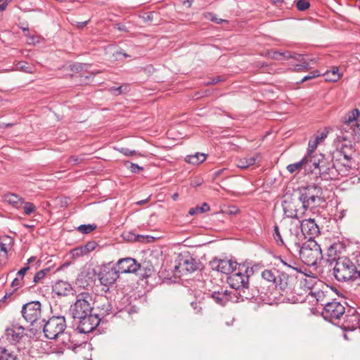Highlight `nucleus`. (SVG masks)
Masks as SVG:
<instances>
[{
  "instance_id": "obj_1",
  "label": "nucleus",
  "mask_w": 360,
  "mask_h": 360,
  "mask_svg": "<svg viewBox=\"0 0 360 360\" xmlns=\"http://www.w3.org/2000/svg\"><path fill=\"white\" fill-rule=\"evenodd\" d=\"M302 234L291 236L286 241V248L292 254L300 255V259L308 266H314L323 257L320 245L314 240L302 241Z\"/></svg>"
},
{
  "instance_id": "obj_2",
  "label": "nucleus",
  "mask_w": 360,
  "mask_h": 360,
  "mask_svg": "<svg viewBox=\"0 0 360 360\" xmlns=\"http://www.w3.org/2000/svg\"><path fill=\"white\" fill-rule=\"evenodd\" d=\"M333 252V247H330L328 250V256L331 258L328 260L335 262L333 268V275L335 279L338 281L346 282L356 278L358 274L356 265L346 257L337 259L335 257H332Z\"/></svg>"
},
{
  "instance_id": "obj_3",
  "label": "nucleus",
  "mask_w": 360,
  "mask_h": 360,
  "mask_svg": "<svg viewBox=\"0 0 360 360\" xmlns=\"http://www.w3.org/2000/svg\"><path fill=\"white\" fill-rule=\"evenodd\" d=\"M321 187L317 184H310L300 189L299 201L304 210H312L323 202Z\"/></svg>"
},
{
  "instance_id": "obj_4",
  "label": "nucleus",
  "mask_w": 360,
  "mask_h": 360,
  "mask_svg": "<svg viewBox=\"0 0 360 360\" xmlns=\"http://www.w3.org/2000/svg\"><path fill=\"white\" fill-rule=\"evenodd\" d=\"M319 233V229L314 219H304L300 224H291L288 234L285 236V240L288 241L291 236H296L300 234H302V241H304L307 238L314 240V238Z\"/></svg>"
},
{
  "instance_id": "obj_5",
  "label": "nucleus",
  "mask_w": 360,
  "mask_h": 360,
  "mask_svg": "<svg viewBox=\"0 0 360 360\" xmlns=\"http://www.w3.org/2000/svg\"><path fill=\"white\" fill-rule=\"evenodd\" d=\"M45 336L49 339H56L62 334L66 328L64 316H53L41 325Z\"/></svg>"
},
{
  "instance_id": "obj_6",
  "label": "nucleus",
  "mask_w": 360,
  "mask_h": 360,
  "mask_svg": "<svg viewBox=\"0 0 360 360\" xmlns=\"http://www.w3.org/2000/svg\"><path fill=\"white\" fill-rule=\"evenodd\" d=\"M91 297L89 294H81L76 302L71 305L70 311L74 319L84 318L91 313L92 307L90 304Z\"/></svg>"
},
{
  "instance_id": "obj_7",
  "label": "nucleus",
  "mask_w": 360,
  "mask_h": 360,
  "mask_svg": "<svg viewBox=\"0 0 360 360\" xmlns=\"http://www.w3.org/2000/svg\"><path fill=\"white\" fill-rule=\"evenodd\" d=\"M21 312L27 322L31 325L37 323L41 318V303L38 301L28 302L23 305Z\"/></svg>"
},
{
  "instance_id": "obj_8",
  "label": "nucleus",
  "mask_w": 360,
  "mask_h": 360,
  "mask_svg": "<svg viewBox=\"0 0 360 360\" xmlns=\"http://www.w3.org/2000/svg\"><path fill=\"white\" fill-rule=\"evenodd\" d=\"M119 275L115 266L112 267L108 265L101 268L98 276L101 284L106 288L105 290L107 291L109 287L115 283Z\"/></svg>"
},
{
  "instance_id": "obj_9",
  "label": "nucleus",
  "mask_w": 360,
  "mask_h": 360,
  "mask_svg": "<svg viewBox=\"0 0 360 360\" xmlns=\"http://www.w3.org/2000/svg\"><path fill=\"white\" fill-rule=\"evenodd\" d=\"M345 313V307L338 302H331L325 304L323 316L326 320L333 322L339 319Z\"/></svg>"
},
{
  "instance_id": "obj_10",
  "label": "nucleus",
  "mask_w": 360,
  "mask_h": 360,
  "mask_svg": "<svg viewBox=\"0 0 360 360\" xmlns=\"http://www.w3.org/2000/svg\"><path fill=\"white\" fill-rule=\"evenodd\" d=\"M77 329L80 333H88L96 328L100 323V318L96 314H89L84 318L78 319Z\"/></svg>"
},
{
  "instance_id": "obj_11",
  "label": "nucleus",
  "mask_w": 360,
  "mask_h": 360,
  "mask_svg": "<svg viewBox=\"0 0 360 360\" xmlns=\"http://www.w3.org/2000/svg\"><path fill=\"white\" fill-rule=\"evenodd\" d=\"M322 155L315 156L310 153L303 158L304 169L307 173H314L316 175L321 174L323 165H320Z\"/></svg>"
},
{
  "instance_id": "obj_12",
  "label": "nucleus",
  "mask_w": 360,
  "mask_h": 360,
  "mask_svg": "<svg viewBox=\"0 0 360 360\" xmlns=\"http://www.w3.org/2000/svg\"><path fill=\"white\" fill-rule=\"evenodd\" d=\"M227 282L232 288L236 290L247 288L248 285V276L240 271H233L227 278Z\"/></svg>"
},
{
  "instance_id": "obj_13",
  "label": "nucleus",
  "mask_w": 360,
  "mask_h": 360,
  "mask_svg": "<svg viewBox=\"0 0 360 360\" xmlns=\"http://www.w3.org/2000/svg\"><path fill=\"white\" fill-rule=\"evenodd\" d=\"M139 266L140 265L136 263L134 259L128 257L120 259L115 268L119 274H120L136 272Z\"/></svg>"
},
{
  "instance_id": "obj_14",
  "label": "nucleus",
  "mask_w": 360,
  "mask_h": 360,
  "mask_svg": "<svg viewBox=\"0 0 360 360\" xmlns=\"http://www.w3.org/2000/svg\"><path fill=\"white\" fill-rule=\"evenodd\" d=\"M238 263L231 259H218L212 262V267L218 271L229 274L236 270Z\"/></svg>"
},
{
  "instance_id": "obj_15",
  "label": "nucleus",
  "mask_w": 360,
  "mask_h": 360,
  "mask_svg": "<svg viewBox=\"0 0 360 360\" xmlns=\"http://www.w3.org/2000/svg\"><path fill=\"white\" fill-rule=\"evenodd\" d=\"M284 214L287 217L299 218L306 210L297 209L295 202L291 200H285L282 204Z\"/></svg>"
},
{
  "instance_id": "obj_16",
  "label": "nucleus",
  "mask_w": 360,
  "mask_h": 360,
  "mask_svg": "<svg viewBox=\"0 0 360 360\" xmlns=\"http://www.w3.org/2000/svg\"><path fill=\"white\" fill-rule=\"evenodd\" d=\"M25 328L18 325H13L6 330L7 339L12 343L18 342L24 335Z\"/></svg>"
},
{
  "instance_id": "obj_17",
  "label": "nucleus",
  "mask_w": 360,
  "mask_h": 360,
  "mask_svg": "<svg viewBox=\"0 0 360 360\" xmlns=\"http://www.w3.org/2000/svg\"><path fill=\"white\" fill-rule=\"evenodd\" d=\"M334 163L336 164V167L339 169L340 176H347L353 166L352 159L345 158L343 157H339Z\"/></svg>"
},
{
  "instance_id": "obj_18",
  "label": "nucleus",
  "mask_w": 360,
  "mask_h": 360,
  "mask_svg": "<svg viewBox=\"0 0 360 360\" xmlns=\"http://www.w3.org/2000/svg\"><path fill=\"white\" fill-rule=\"evenodd\" d=\"M259 162H260V155L255 154L251 157L238 158L236 160V165L240 169H245Z\"/></svg>"
},
{
  "instance_id": "obj_19",
  "label": "nucleus",
  "mask_w": 360,
  "mask_h": 360,
  "mask_svg": "<svg viewBox=\"0 0 360 360\" xmlns=\"http://www.w3.org/2000/svg\"><path fill=\"white\" fill-rule=\"evenodd\" d=\"M72 290V285L67 281H58L53 286V291L58 295L66 296Z\"/></svg>"
},
{
  "instance_id": "obj_20",
  "label": "nucleus",
  "mask_w": 360,
  "mask_h": 360,
  "mask_svg": "<svg viewBox=\"0 0 360 360\" xmlns=\"http://www.w3.org/2000/svg\"><path fill=\"white\" fill-rule=\"evenodd\" d=\"M339 157L345 158L353 159L355 154V149L350 141H343L340 143L339 150Z\"/></svg>"
},
{
  "instance_id": "obj_21",
  "label": "nucleus",
  "mask_w": 360,
  "mask_h": 360,
  "mask_svg": "<svg viewBox=\"0 0 360 360\" xmlns=\"http://www.w3.org/2000/svg\"><path fill=\"white\" fill-rule=\"evenodd\" d=\"M320 177L325 180L329 179H338L340 176L338 168L336 167V164L333 165L330 167H326L323 166V170L321 172Z\"/></svg>"
},
{
  "instance_id": "obj_22",
  "label": "nucleus",
  "mask_w": 360,
  "mask_h": 360,
  "mask_svg": "<svg viewBox=\"0 0 360 360\" xmlns=\"http://www.w3.org/2000/svg\"><path fill=\"white\" fill-rule=\"evenodd\" d=\"M13 239L11 237H4L0 240V257L8 260V251L11 248Z\"/></svg>"
},
{
  "instance_id": "obj_23",
  "label": "nucleus",
  "mask_w": 360,
  "mask_h": 360,
  "mask_svg": "<svg viewBox=\"0 0 360 360\" xmlns=\"http://www.w3.org/2000/svg\"><path fill=\"white\" fill-rule=\"evenodd\" d=\"M359 115L360 112L358 109H354L349 112L345 117V125L347 126V127H349L350 129H352V128L359 123L356 122V120Z\"/></svg>"
},
{
  "instance_id": "obj_24",
  "label": "nucleus",
  "mask_w": 360,
  "mask_h": 360,
  "mask_svg": "<svg viewBox=\"0 0 360 360\" xmlns=\"http://www.w3.org/2000/svg\"><path fill=\"white\" fill-rule=\"evenodd\" d=\"M211 297L216 303L221 306H224L230 300V295L227 290L214 292L212 293Z\"/></svg>"
},
{
  "instance_id": "obj_25",
  "label": "nucleus",
  "mask_w": 360,
  "mask_h": 360,
  "mask_svg": "<svg viewBox=\"0 0 360 360\" xmlns=\"http://www.w3.org/2000/svg\"><path fill=\"white\" fill-rule=\"evenodd\" d=\"M4 200L15 208H20L23 205L22 198L14 193H8L4 195Z\"/></svg>"
},
{
  "instance_id": "obj_26",
  "label": "nucleus",
  "mask_w": 360,
  "mask_h": 360,
  "mask_svg": "<svg viewBox=\"0 0 360 360\" xmlns=\"http://www.w3.org/2000/svg\"><path fill=\"white\" fill-rule=\"evenodd\" d=\"M268 56L274 60H288L289 58H296L295 55H292L289 51H271L268 53Z\"/></svg>"
},
{
  "instance_id": "obj_27",
  "label": "nucleus",
  "mask_w": 360,
  "mask_h": 360,
  "mask_svg": "<svg viewBox=\"0 0 360 360\" xmlns=\"http://www.w3.org/2000/svg\"><path fill=\"white\" fill-rule=\"evenodd\" d=\"M288 274H289L286 272H279L277 271V276L274 284L279 287L281 290L285 289L288 285Z\"/></svg>"
},
{
  "instance_id": "obj_28",
  "label": "nucleus",
  "mask_w": 360,
  "mask_h": 360,
  "mask_svg": "<svg viewBox=\"0 0 360 360\" xmlns=\"http://www.w3.org/2000/svg\"><path fill=\"white\" fill-rule=\"evenodd\" d=\"M281 262L285 266V272L292 274L293 272H302L299 264L293 260H286L280 258Z\"/></svg>"
},
{
  "instance_id": "obj_29",
  "label": "nucleus",
  "mask_w": 360,
  "mask_h": 360,
  "mask_svg": "<svg viewBox=\"0 0 360 360\" xmlns=\"http://www.w3.org/2000/svg\"><path fill=\"white\" fill-rule=\"evenodd\" d=\"M179 266L188 272H193L197 269V264L194 259L192 257H188L182 259L179 263Z\"/></svg>"
},
{
  "instance_id": "obj_30",
  "label": "nucleus",
  "mask_w": 360,
  "mask_h": 360,
  "mask_svg": "<svg viewBox=\"0 0 360 360\" xmlns=\"http://www.w3.org/2000/svg\"><path fill=\"white\" fill-rule=\"evenodd\" d=\"M206 157L207 155L205 153H197L195 155L186 156V161L192 165H198L203 162Z\"/></svg>"
},
{
  "instance_id": "obj_31",
  "label": "nucleus",
  "mask_w": 360,
  "mask_h": 360,
  "mask_svg": "<svg viewBox=\"0 0 360 360\" xmlns=\"http://www.w3.org/2000/svg\"><path fill=\"white\" fill-rule=\"evenodd\" d=\"M0 360H19L18 355L4 347H0Z\"/></svg>"
},
{
  "instance_id": "obj_32",
  "label": "nucleus",
  "mask_w": 360,
  "mask_h": 360,
  "mask_svg": "<svg viewBox=\"0 0 360 360\" xmlns=\"http://www.w3.org/2000/svg\"><path fill=\"white\" fill-rule=\"evenodd\" d=\"M341 74L339 72V70L337 67L333 68L330 71H327L324 73L325 79L329 82H336L340 77Z\"/></svg>"
},
{
  "instance_id": "obj_33",
  "label": "nucleus",
  "mask_w": 360,
  "mask_h": 360,
  "mask_svg": "<svg viewBox=\"0 0 360 360\" xmlns=\"http://www.w3.org/2000/svg\"><path fill=\"white\" fill-rule=\"evenodd\" d=\"M277 276V270L276 269H266L262 271V277L268 282L274 283Z\"/></svg>"
},
{
  "instance_id": "obj_34",
  "label": "nucleus",
  "mask_w": 360,
  "mask_h": 360,
  "mask_svg": "<svg viewBox=\"0 0 360 360\" xmlns=\"http://www.w3.org/2000/svg\"><path fill=\"white\" fill-rule=\"evenodd\" d=\"M288 232L287 233V234L285 235V237L286 236H288ZM273 236H274L275 241L276 242V243L278 245H285L286 247V240L285 239L284 240L282 238L281 233L278 226L277 225H275L274 226Z\"/></svg>"
},
{
  "instance_id": "obj_35",
  "label": "nucleus",
  "mask_w": 360,
  "mask_h": 360,
  "mask_svg": "<svg viewBox=\"0 0 360 360\" xmlns=\"http://www.w3.org/2000/svg\"><path fill=\"white\" fill-rule=\"evenodd\" d=\"M210 210V206L206 202H204L201 206H196L195 207L189 210V214L195 215L206 212Z\"/></svg>"
},
{
  "instance_id": "obj_36",
  "label": "nucleus",
  "mask_w": 360,
  "mask_h": 360,
  "mask_svg": "<svg viewBox=\"0 0 360 360\" xmlns=\"http://www.w3.org/2000/svg\"><path fill=\"white\" fill-rule=\"evenodd\" d=\"M286 169L290 174L298 172L302 169H304L303 158L296 163L288 165Z\"/></svg>"
},
{
  "instance_id": "obj_37",
  "label": "nucleus",
  "mask_w": 360,
  "mask_h": 360,
  "mask_svg": "<svg viewBox=\"0 0 360 360\" xmlns=\"http://www.w3.org/2000/svg\"><path fill=\"white\" fill-rule=\"evenodd\" d=\"M15 70L23 71L27 73H33L34 72V68L31 65H27V63L26 62H18L16 64Z\"/></svg>"
},
{
  "instance_id": "obj_38",
  "label": "nucleus",
  "mask_w": 360,
  "mask_h": 360,
  "mask_svg": "<svg viewBox=\"0 0 360 360\" xmlns=\"http://www.w3.org/2000/svg\"><path fill=\"white\" fill-rule=\"evenodd\" d=\"M293 55L296 56V58H295L296 60L301 62L300 64H297L295 65V71H302L303 70H308L309 68V63L307 62L306 60H304L302 58L300 59V58L302 57L301 55L295 53H294Z\"/></svg>"
},
{
  "instance_id": "obj_39",
  "label": "nucleus",
  "mask_w": 360,
  "mask_h": 360,
  "mask_svg": "<svg viewBox=\"0 0 360 360\" xmlns=\"http://www.w3.org/2000/svg\"><path fill=\"white\" fill-rule=\"evenodd\" d=\"M25 36L27 38V43L28 44L35 45L41 41V37L39 36L31 34L30 32L25 33Z\"/></svg>"
},
{
  "instance_id": "obj_40",
  "label": "nucleus",
  "mask_w": 360,
  "mask_h": 360,
  "mask_svg": "<svg viewBox=\"0 0 360 360\" xmlns=\"http://www.w3.org/2000/svg\"><path fill=\"white\" fill-rule=\"evenodd\" d=\"M297 8L300 11H304L309 8L310 4L307 0H298L296 2Z\"/></svg>"
},
{
  "instance_id": "obj_41",
  "label": "nucleus",
  "mask_w": 360,
  "mask_h": 360,
  "mask_svg": "<svg viewBox=\"0 0 360 360\" xmlns=\"http://www.w3.org/2000/svg\"><path fill=\"white\" fill-rule=\"evenodd\" d=\"M96 228V226L94 225H91V224H87V225H80L79 227H78V230L82 233H89L90 232H91L93 230H94Z\"/></svg>"
},
{
  "instance_id": "obj_42",
  "label": "nucleus",
  "mask_w": 360,
  "mask_h": 360,
  "mask_svg": "<svg viewBox=\"0 0 360 360\" xmlns=\"http://www.w3.org/2000/svg\"><path fill=\"white\" fill-rule=\"evenodd\" d=\"M23 205H24V206H23L24 212L27 215L34 212L36 209V207L34 206V205L31 202H24Z\"/></svg>"
},
{
  "instance_id": "obj_43",
  "label": "nucleus",
  "mask_w": 360,
  "mask_h": 360,
  "mask_svg": "<svg viewBox=\"0 0 360 360\" xmlns=\"http://www.w3.org/2000/svg\"><path fill=\"white\" fill-rule=\"evenodd\" d=\"M321 75V74L320 71H319L317 70H314L313 72H310L309 75H307L305 77H304L302 79L301 82H306L307 80L316 78L317 77H319Z\"/></svg>"
},
{
  "instance_id": "obj_44",
  "label": "nucleus",
  "mask_w": 360,
  "mask_h": 360,
  "mask_svg": "<svg viewBox=\"0 0 360 360\" xmlns=\"http://www.w3.org/2000/svg\"><path fill=\"white\" fill-rule=\"evenodd\" d=\"M354 139L357 141H360V123L356 124L352 129Z\"/></svg>"
},
{
  "instance_id": "obj_45",
  "label": "nucleus",
  "mask_w": 360,
  "mask_h": 360,
  "mask_svg": "<svg viewBox=\"0 0 360 360\" xmlns=\"http://www.w3.org/2000/svg\"><path fill=\"white\" fill-rule=\"evenodd\" d=\"M318 143V139H312L309 141V146H308V154L312 155L313 152L315 150V149L317 148Z\"/></svg>"
},
{
  "instance_id": "obj_46",
  "label": "nucleus",
  "mask_w": 360,
  "mask_h": 360,
  "mask_svg": "<svg viewBox=\"0 0 360 360\" xmlns=\"http://www.w3.org/2000/svg\"><path fill=\"white\" fill-rule=\"evenodd\" d=\"M127 89H128V86L127 85H124V86H120L119 87H111L110 89V91L111 92H115V94L116 95H120L122 93H123L124 91H127Z\"/></svg>"
},
{
  "instance_id": "obj_47",
  "label": "nucleus",
  "mask_w": 360,
  "mask_h": 360,
  "mask_svg": "<svg viewBox=\"0 0 360 360\" xmlns=\"http://www.w3.org/2000/svg\"><path fill=\"white\" fill-rule=\"evenodd\" d=\"M117 150L122 153L123 155H124L125 156H131V155H136L137 153L136 150H130L127 148H117Z\"/></svg>"
},
{
  "instance_id": "obj_48",
  "label": "nucleus",
  "mask_w": 360,
  "mask_h": 360,
  "mask_svg": "<svg viewBox=\"0 0 360 360\" xmlns=\"http://www.w3.org/2000/svg\"><path fill=\"white\" fill-rule=\"evenodd\" d=\"M46 270H40L34 276L33 281L34 283H38L39 281L43 279L46 274Z\"/></svg>"
},
{
  "instance_id": "obj_49",
  "label": "nucleus",
  "mask_w": 360,
  "mask_h": 360,
  "mask_svg": "<svg viewBox=\"0 0 360 360\" xmlns=\"http://www.w3.org/2000/svg\"><path fill=\"white\" fill-rule=\"evenodd\" d=\"M127 167L132 173H139L141 170L143 169V167L132 162H130L129 166Z\"/></svg>"
},
{
  "instance_id": "obj_50",
  "label": "nucleus",
  "mask_w": 360,
  "mask_h": 360,
  "mask_svg": "<svg viewBox=\"0 0 360 360\" xmlns=\"http://www.w3.org/2000/svg\"><path fill=\"white\" fill-rule=\"evenodd\" d=\"M96 247V243L94 241H91L87 243L84 246V250L86 251V254L91 251H93Z\"/></svg>"
},
{
  "instance_id": "obj_51",
  "label": "nucleus",
  "mask_w": 360,
  "mask_h": 360,
  "mask_svg": "<svg viewBox=\"0 0 360 360\" xmlns=\"http://www.w3.org/2000/svg\"><path fill=\"white\" fill-rule=\"evenodd\" d=\"M72 254L75 256H82L86 254V251L84 250V246L75 248L72 251Z\"/></svg>"
},
{
  "instance_id": "obj_52",
  "label": "nucleus",
  "mask_w": 360,
  "mask_h": 360,
  "mask_svg": "<svg viewBox=\"0 0 360 360\" xmlns=\"http://www.w3.org/2000/svg\"><path fill=\"white\" fill-rule=\"evenodd\" d=\"M206 18L213 22H217V24H220L222 22H224V20L223 19H219L217 18L214 14L213 13H208L207 15H206Z\"/></svg>"
},
{
  "instance_id": "obj_53",
  "label": "nucleus",
  "mask_w": 360,
  "mask_h": 360,
  "mask_svg": "<svg viewBox=\"0 0 360 360\" xmlns=\"http://www.w3.org/2000/svg\"><path fill=\"white\" fill-rule=\"evenodd\" d=\"M191 307L195 311V313H200L202 310V306L200 302H191Z\"/></svg>"
},
{
  "instance_id": "obj_54",
  "label": "nucleus",
  "mask_w": 360,
  "mask_h": 360,
  "mask_svg": "<svg viewBox=\"0 0 360 360\" xmlns=\"http://www.w3.org/2000/svg\"><path fill=\"white\" fill-rule=\"evenodd\" d=\"M29 266H25L20 269L17 274L18 276H20L21 278L24 276V275L26 274V272L29 270Z\"/></svg>"
},
{
  "instance_id": "obj_55",
  "label": "nucleus",
  "mask_w": 360,
  "mask_h": 360,
  "mask_svg": "<svg viewBox=\"0 0 360 360\" xmlns=\"http://www.w3.org/2000/svg\"><path fill=\"white\" fill-rule=\"evenodd\" d=\"M11 285L15 289H17L19 286L21 285L20 280L18 278H15L13 279Z\"/></svg>"
},
{
  "instance_id": "obj_56",
  "label": "nucleus",
  "mask_w": 360,
  "mask_h": 360,
  "mask_svg": "<svg viewBox=\"0 0 360 360\" xmlns=\"http://www.w3.org/2000/svg\"><path fill=\"white\" fill-rule=\"evenodd\" d=\"M70 163L72 165H78L80 163V160L77 157H71L69 160Z\"/></svg>"
},
{
  "instance_id": "obj_57",
  "label": "nucleus",
  "mask_w": 360,
  "mask_h": 360,
  "mask_svg": "<svg viewBox=\"0 0 360 360\" xmlns=\"http://www.w3.org/2000/svg\"><path fill=\"white\" fill-rule=\"evenodd\" d=\"M356 264L358 276L360 277V255L356 258Z\"/></svg>"
},
{
  "instance_id": "obj_58",
  "label": "nucleus",
  "mask_w": 360,
  "mask_h": 360,
  "mask_svg": "<svg viewBox=\"0 0 360 360\" xmlns=\"http://www.w3.org/2000/svg\"><path fill=\"white\" fill-rule=\"evenodd\" d=\"M87 21L78 22V27L83 28L87 25Z\"/></svg>"
},
{
  "instance_id": "obj_59",
  "label": "nucleus",
  "mask_w": 360,
  "mask_h": 360,
  "mask_svg": "<svg viewBox=\"0 0 360 360\" xmlns=\"http://www.w3.org/2000/svg\"><path fill=\"white\" fill-rule=\"evenodd\" d=\"M12 293H6V295H4V297L2 298V300H0V302H5L7 298L10 297L11 296Z\"/></svg>"
},
{
  "instance_id": "obj_60",
  "label": "nucleus",
  "mask_w": 360,
  "mask_h": 360,
  "mask_svg": "<svg viewBox=\"0 0 360 360\" xmlns=\"http://www.w3.org/2000/svg\"><path fill=\"white\" fill-rule=\"evenodd\" d=\"M7 2H4V4H0V11H3L6 9V6H7Z\"/></svg>"
},
{
  "instance_id": "obj_61",
  "label": "nucleus",
  "mask_w": 360,
  "mask_h": 360,
  "mask_svg": "<svg viewBox=\"0 0 360 360\" xmlns=\"http://www.w3.org/2000/svg\"><path fill=\"white\" fill-rule=\"evenodd\" d=\"M7 260H4L1 257H0V269L6 264Z\"/></svg>"
},
{
  "instance_id": "obj_62",
  "label": "nucleus",
  "mask_w": 360,
  "mask_h": 360,
  "mask_svg": "<svg viewBox=\"0 0 360 360\" xmlns=\"http://www.w3.org/2000/svg\"><path fill=\"white\" fill-rule=\"evenodd\" d=\"M218 82H219L218 79H212V81H209L207 83V84H217Z\"/></svg>"
},
{
  "instance_id": "obj_63",
  "label": "nucleus",
  "mask_w": 360,
  "mask_h": 360,
  "mask_svg": "<svg viewBox=\"0 0 360 360\" xmlns=\"http://www.w3.org/2000/svg\"><path fill=\"white\" fill-rule=\"evenodd\" d=\"M179 198V194L177 193H174L172 195V198L174 200H177Z\"/></svg>"
},
{
  "instance_id": "obj_64",
  "label": "nucleus",
  "mask_w": 360,
  "mask_h": 360,
  "mask_svg": "<svg viewBox=\"0 0 360 360\" xmlns=\"http://www.w3.org/2000/svg\"><path fill=\"white\" fill-rule=\"evenodd\" d=\"M345 214V210H342L340 211V218H342Z\"/></svg>"
}]
</instances>
